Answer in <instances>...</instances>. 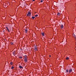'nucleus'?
Listing matches in <instances>:
<instances>
[{"instance_id":"nucleus-1","label":"nucleus","mask_w":76,"mask_h":76,"mask_svg":"<svg viewBox=\"0 0 76 76\" xmlns=\"http://www.w3.org/2000/svg\"><path fill=\"white\" fill-rule=\"evenodd\" d=\"M31 12H30L28 11V12L27 14V16H31Z\"/></svg>"},{"instance_id":"nucleus-2","label":"nucleus","mask_w":76,"mask_h":76,"mask_svg":"<svg viewBox=\"0 0 76 76\" xmlns=\"http://www.w3.org/2000/svg\"><path fill=\"white\" fill-rule=\"evenodd\" d=\"M24 61H25V62H27V61H28V60H27V58H26V57L24 58Z\"/></svg>"},{"instance_id":"nucleus-3","label":"nucleus","mask_w":76,"mask_h":76,"mask_svg":"<svg viewBox=\"0 0 76 76\" xmlns=\"http://www.w3.org/2000/svg\"><path fill=\"white\" fill-rule=\"evenodd\" d=\"M72 36H73V37H74V38L76 40V36L75 35V34H72Z\"/></svg>"},{"instance_id":"nucleus-4","label":"nucleus","mask_w":76,"mask_h":76,"mask_svg":"<svg viewBox=\"0 0 76 76\" xmlns=\"http://www.w3.org/2000/svg\"><path fill=\"white\" fill-rule=\"evenodd\" d=\"M12 53L14 56H15V55L16 54V52H15V51H14V52H12Z\"/></svg>"},{"instance_id":"nucleus-5","label":"nucleus","mask_w":76,"mask_h":76,"mask_svg":"<svg viewBox=\"0 0 76 76\" xmlns=\"http://www.w3.org/2000/svg\"><path fill=\"white\" fill-rule=\"evenodd\" d=\"M73 71V70L72 69H71L69 70V73H71V72H72V71Z\"/></svg>"},{"instance_id":"nucleus-6","label":"nucleus","mask_w":76,"mask_h":76,"mask_svg":"<svg viewBox=\"0 0 76 76\" xmlns=\"http://www.w3.org/2000/svg\"><path fill=\"white\" fill-rule=\"evenodd\" d=\"M34 47V50H35V51H37V47L35 46Z\"/></svg>"},{"instance_id":"nucleus-7","label":"nucleus","mask_w":76,"mask_h":76,"mask_svg":"<svg viewBox=\"0 0 76 76\" xmlns=\"http://www.w3.org/2000/svg\"><path fill=\"white\" fill-rule=\"evenodd\" d=\"M6 28L7 29V31H8V32H10V31H9V28H8V27H6Z\"/></svg>"},{"instance_id":"nucleus-8","label":"nucleus","mask_w":76,"mask_h":76,"mask_svg":"<svg viewBox=\"0 0 76 76\" xmlns=\"http://www.w3.org/2000/svg\"><path fill=\"white\" fill-rule=\"evenodd\" d=\"M61 29H63V24H61Z\"/></svg>"},{"instance_id":"nucleus-9","label":"nucleus","mask_w":76,"mask_h":76,"mask_svg":"<svg viewBox=\"0 0 76 76\" xmlns=\"http://www.w3.org/2000/svg\"><path fill=\"white\" fill-rule=\"evenodd\" d=\"M19 67L20 69H22L23 68V67L22 66H20Z\"/></svg>"},{"instance_id":"nucleus-10","label":"nucleus","mask_w":76,"mask_h":76,"mask_svg":"<svg viewBox=\"0 0 76 76\" xmlns=\"http://www.w3.org/2000/svg\"><path fill=\"white\" fill-rule=\"evenodd\" d=\"M41 34L42 36H44V33L43 32H42L41 33Z\"/></svg>"},{"instance_id":"nucleus-11","label":"nucleus","mask_w":76,"mask_h":76,"mask_svg":"<svg viewBox=\"0 0 76 76\" xmlns=\"http://www.w3.org/2000/svg\"><path fill=\"white\" fill-rule=\"evenodd\" d=\"M27 31H28V30L26 29L25 30V33H27Z\"/></svg>"},{"instance_id":"nucleus-12","label":"nucleus","mask_w":76,"mask_h":76,"mask_svg":"<svg viewBox=\"0 0 76 76\" xmlns=\"http://www.w3.org/2000/svg\"><path fill=\"white\" fill-rule=\"evenodd\" d=\"M66 60H69V57H66Z\"/></svg>"},{"instance_id":"nucleus-13","label":"nucleus","mask_w":76,"mask_h":76,"mask_svg":"<svg viewBox=\"0 0 76 76\" xmlns=\"http://www.w3.org/2000/svg\"><path fill=\"white\" fill-rule=\"evenodd\" d=\"M4 7H7V5H4Z\"/></svg>"},{"instance_id":"nucleus-14","label":"nucleus","mask_w":76,"mask_h":76,"mask_svg":"<svg viewBox=\"0 0 76 76\" xmlns=\"http://www.w3.org/2000/svg\"><path fill=\"white\" fill-rule=\"evenodd\" d=\"M66 72H68L69 71L68 69L66 70Z\"/></svg>"},{"instance_id":"nucleus-15","label":"nucleus","mask_w":76,"mask_h":76,"mask_svg":"<svg viewBox=\"0 0 76 76\" xmlns=\"http://www.w3.org/2000/svg\"><path fill=\"white\" fill-rule=\"evenodd\" d=\"M32 19H35V17H34V16H32L31 17Z\"/></svg>"},{"instance_id":"nucleus-16","label":"nucleus","mask_w":76,"mask_h":76,"mask_svg":"<svg viewBox=\"0 0 76 76\" xmlns=\"http://www.w3.org/2000/svg\"><path fill=\"white\" fill-rule=\"evenodd\" d=\"M11 69H14V67H13V66H12L11 67Z\"/></svg>"},{"instance_id":"nucleus-17","label":"nucleus","mask_w":76,"mask_h":76,"mask_svg":"<svg viewBox=\"0 0 76 76\" xmlns=\"http://www.w3.org/2000/svg\"><path fill=\"white\" fill-rule=\"evenodd\" d=\"M10 44H11V45H13V42H11V43H10Z\"/></svg>"},{"instance_id":"nucleus-18","label":"nucleus","mask_w":76,"mask_h":76,"mask_svg":"<svg viewBox=\"0 0 76 76\" xmlns=\"http://www.w3.org/2000/svg\"><path fill=\"white\" fill-rule=\"evenodd\" d=\"M60 13L59 12H58V14H57V15H60Z\"/></svg>"},{"instance_id":"nucleus-19","label":"nucleus","mask_w":76,"mask_h":76,"mask_svg":"<svg viewBox=\"0 0 76 76\" xmlns=\"http://www.w3.org/2000/svg\"><path fill=\"white\" fill-rule=\"evenodd\" d=\"M10 64L11 65H12V64H13V63L12 62H10Z\"/></svg>"},{"instance_id":"nucleus-20","label":"nucleus","mask_w":76,"mask_h":76,"mask_svg":"<svg viewBox=\"0 0 76 76\" xmlns=\"http://www.w3.org/2000/svg\"><path fill=\"white\" fill-rule=\"evenodd\" d=\"M38 15H35V17H37L38 16Z\"/></svg>"},{"instance_id":"nucleus-21","label":"nucleus","mask_w":76,"mask_h":76,"mask_svg":"<svg viewBox=\"0 0 76 76\" xmlns=\"http://www.w3.org/2000/svg\"><path fill=\"white\" fill-rule=\"evenodd\" d=\"M40 1L41 2V3H42V2H43V0H41Z\"/></svg>"},{"instance_id":"nucleus-22","label":"nucleus","mask_w":76,"mask_h":76,"mask_svg":"<svg viewBox=\"0 0 76 76\" xmlns=\"http://www.w3.org/2000/svg\"><path fill=\"white\" fill-rule=\"evenodd\" d=\"M20 58H22V57L21 56H20L19 57Z\"/></svg>"},{"instance_id":"nucleus-23","label":"nucleus","mask_w":76,"mask_h":76,"mask_svg":"<svg viewBox=\"0 0 76 76\" xmlns=\"http://www.w3.org/2000/svg\"><path fill=\"white\" fill-rule=\"evenodd\" d=\"M35 0H33V1H35Z\"/></svg>"},{"instance_id":"nucleus-24","label":"nucleus","mask_w":76,"mask_h":76,"mask_svg":"<svg viewBox=\"0 0 76 76\" xmlns=\"http://www.w3.org/2000/svg\"><path fill=\"white\" fill-rule=\"evenodd\" d=\"M50 57H51V56L50 55Z\"/></svg>"},{"instance_id":"nucleus-25","label":"nucleus","mask_w":76,"mask_h":76,"mask_svg":"<svg viewBox=\"0 0 76 76\" xmlns=\"http://www.w3.org/2000/svg\"><path fill=\"white\" fill-rule=\"evenodd\" d=\"M3 32H4V31H3Z\"/></svg>"},{"instance_id":"nucleus-26","label":"nucleus","mask_w":76,"mask_h":76,"mask_svg":"<svg viewBox=\"0 0 76 76\" xmlns=\"http://www.w3.org/2000/svg\"><path fill=\"white\" fill-rule=\"evenodd\" d=\"M53 20V21H54V20Z\"/></svg>"},{"instance_id":"nucleus-27","label":"nucleus","mask_w":76,"mask_h":76,"mask_svg":"<svg viewBox=\"0 0 76 76\" xmlns=\"http://www.w3.org/2000/svg\"><path fill=\"white\" fill-rule=\"evenodd\" d=\"M21 50H22V49H20Z\"/></svg>"},{"instance_id":"nucleus-28","label":"nucleus","mask_w":76,"mask_h":76,"mask_svg":"<svg viewBox=\"0 0 76 76\" xmlns=\"http://www.w3.org/2000/svg\"><path fill=\"white\" fill-rule=\"evenodd\" d=\"M35 13H36V12H35Z\"/></svg>"}]
</instances>
